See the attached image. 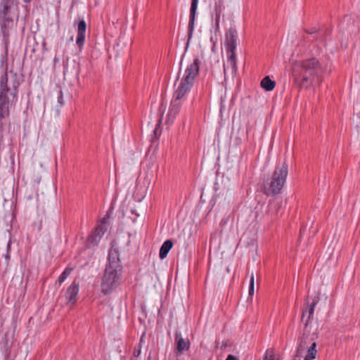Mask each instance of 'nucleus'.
I'll use <instances>...</instances> for the list:
<instances>
[{
  "instance_id": "nucleus-29",
  "label": "nucleus",
  "mask_w": 360,
  "mask_h": 360,
  "mask_svg": "<svg viewBox=\"0 0 360 360\" xmlns=\"http://www.w3.org/2000/svg\"><path fill=\"white\" fill-rule=\"evenodd\" d=\"M224 76L226 77V75L227 74V68H226L225 65H224Z\"/></svg>"
},
{
  "instance_id": "nucleus-18",
  "label": "nucleus",
  "mask_w": 360,
  "mask_h": 360,
  "mask_svg": "<svg viewBox=\"0 0 360 360\" xmlns=\"http://www.w3.org/2000/svg\"><path fill=\"white\" fill-rule=\"evenodd\" d=\"M172 246L173 243L171 240H167L165 242H164L160 249V258L162 259L165 258L169 250L172 249Z\"/></svg>"
},
{
  "instance_id": "nucleus-24",
  "label": "nucleus",
  "mask_w": 360,
  "mask_h": 360,
  "mask_svg": "<svg viewBox=\"0 0 360 360\" xmlns=\"http://www.w3.org/2000/svg\"><path fill=\"white\" fill-rule=\"evenodd\" d=\"M264 360H274L272 352L267 351Z\"/></svg>"
},
{
  "instance_id": "nucleus-33",
  "label": "nucleus",
  "mask_w": 360,
  "mask_h": 360,
  "mask_svg": "<svg viewBox=\"0 0 360 360\" xmlns=\"http://www.w3.org/2000/svg\"><path fill=\"white\" fill-rule=\"evenodd\" d=\"M9 257H10L9 254H8V252H7V254L6 255V258L9 259Z\"/></svg>"
},
{
  "instance_id": "nucleus-3",
  "label": "nucleus",
  "mask_w": 360,
  "mask_h": 360,
  "mask_svg": "<svg viewBox=\"0 0 360 360\" xmlns=\"http://www.w3.org/2000/svg\"><path fill=\"white\" fill-rule=\"evenodd\" d=\"M18 0H1L0 26L4 38L8 39L19 18Z\"/></svg>"
},
{
  "instance_id": "nucleus-5",
  "label": "nucleus",
  "mask_w": 360,
  "mask_h": 360,
  "mask_svg": "<svg viewBox=\"0 0 360 360\" xmlns=\"http://www.w3.org/2000/svg\"><path fill=\"white\" fill-rule=\"evenodd\" d=\"M288 173V169L285 162L278 165L271 177L267 179L264 183V193L267 195H275L280 193L285 184Z\"/></svg>"
},
{
  "instance_id": "nucleus-27",
  "label": "nucleus",
  "mask_w": 360,
  "mask_h": 360,
  "mask_svg": "<svg viewBox=\"0 0 360 360\" xmlns=\"http://www.w3.org/2000/svg\"><path fill=\"white\" fill-rule=\"evenodd\" d=\"M226 360H236V358L234 356L229 354Z\"/></svg>"
},
{
  "instance_id": "nucleus-34",
  "label": "nucleus",
  "mask_w": 360,
  "mask_h": 360,
  "mask_svg": "<svg viewBox=\"0 0 360 360\" xmlns=\"http://www.w3.org/2000/svg\"><path fill=\"white\" fill-rule=\"evenodd\" d=\"M303 231H304V230H302H302H300V234H301V236L302 235Z\"/></svg>"
},
{
  "instance_id": "nucleus-8",
  "label": "nucleus",
  "mask_w": 360,
  "mask_h": 360,
  "mask_svg": "<svg viewBox=\"0 0 360 360\" xmlns=\"http://www.w3.org/2000/svg\"><path fill=\"white\" fill-rule=\"evenodd\" d=\"M319 332L318 326H307V323H304V327L302 335L298 339V346L297 348V354L302 356L309 346H312V344L316 343V340L319 338Z\"/></svg>"
},
{
  "instance_id": "nucleus-31",
  "label": "nucleus",
  "mask_w": 360,
  "mask_h": 360,
  "mask_svg": "<svg viewBox=\"0 0 360 360\" xmlns=\"http://www.w3.org/2000/svg\"><path fill=\"white\" fill-rule=\"evenodd\" d=\"M10 249V242L8 243V245H7V251L8 252Z\"/></svg>"
},
{
  "instance_id": "nucleus-26",
  "label": "nucleus",
  "mask_w": 360,
  "mask_h": 360,
  "mask_svg": "<svg viewBox=\"0 0 360 360\" xmlns=\"http://www.w3.org/2000/svg\"><path fill=\"white\" fill-rule=\"evenodd\" d=\"M219 18H220V11H217V15H216V24H217V26L219 25Z\"/></svg>"
},
{
  "instance_id": "nucleus-11",
  "label": "nucleus",
  "mask_w": 360,
  "mask_h": 360,
  "mask_svg": "<svg viewBox=\"0 0 360 360\" xmlns=\"http://www.w3.org/2000/svg\"><path fill=\"white\" fill-rule=\"evenodd\" d=\"M320 300V293L318 292L316 296L313 297L312 302L311 304L309 303V298L307 297L305 300L307 307L303 309L302 312V319L304 320L306 314L308 313V317L306 319L305 323H307V326H312L311 325H309V321L312 318L314 312L315 307L316 304L319 303Z\"/></svg>"
},
{
  "instance_id": "nucleus-2",
  "label": "nucleus",
  "mask_w": 360,
  "mask_h": 360,
  "mask_svg": "<svg viewBox=\"0 0 360 360\" xmlns=\"http://www.w3.org/2000/svg\"><path fill=\"white\" fill-rule=\"evenodd\" d=\"M121 273L120 255L115 245L112 244L101 282V290L104 294L110 293L120 285Z\"/></svg>"
},
{
  "instance_id": "nucleus-6",
  "label": "nucleus",
  "mask_w": 360,
  "mask_h": 360,
  "mask_svg": "<svg viewBox=\"0 0 360 360\" xmlns=\"http://www.w3.org/2000/svg\"><path fill=\"white\" fill-rule=\"evenodd\" d=\"M200 60L195 58L185 70V75L180 82V84L174 94V98L181 101L186 94L191 90L193 82L199 72Z\"/></svg>"
},
{
  "instance_id": "nucleus-17",
  "label": "nucleus",
  "mask_w": 360,
  "mask_h": 360,
  "mask_svg": "<svg viewBox=\"0 0 360 360\" xmlns=\"http://www.w3.org/2000/svg\"><path fill=\"white\" fill-rule=\"evenodd\" d=\"M317 355L316 343L312 344V346H309L306 348L304 354V360H314Z\"/></svg>"
},
{
  "instance_id": "nucleus-15",
  "label": "nucleus",
  "mask_w": 360,
  "mask_h": 360,
  "mask_svg": "<svg viewBox=\"0 0 360 360\" xmlns=\"http://www.w3.org/2000/svg\"><path fill=\"white\" fill-rule=\"evenodd\" d=\"M198 0H192L191 9H190V18L188 22V40L191 39L193 29H194V22L195 19V14L198 8Z\"/></svg>"
},
{
  "instance_id": "nucleus-30",
  "label": "nucleus",
  "mask_w": 360,
  "mask_h": 360,
  "mask_svg": "<svg viewBox=\"0 0 360 360\" xmlns=\"http://www.w3.org/2000/svg\"><path fill=\"white\" fill-rule=\"evenodd\" d=\"M131 213H133V214H136V217H138V216L139 215V214H137V213L135 212V210H131Z\"/></svg>"
},
{
  "instance_id": "nucleus-20",
  "label": "nucleus",
  "mask_w": 360,
  "mask_h": 360,
  "mask_svg": "<svg viewBox=\"0 0 360 360\" xmlns=\"http://www.w3.org/2000/svg\"><path fill=\"white\" fill-rule=\"evenodd\" d=\"M72 271V268L67 267L64 270V271L60 274V276H59L58 283L60 284H61L68 278V276L70 274Z\"/></svg>"
},
{
  "instance_id": "nucleus-4",
  "label": "nucleus",
  "mask_w": 360,
  "mask_h": 360,
  "mask_svg": "<svg viewBox=\"0 0 360 360\" xmlns=\"http://www.w3.org/2000/svg\"><path fill=\"white\" fill-rule=\"evenodd\" d=\"M300 74L303 82L312 86L321 82L323 68L317 58L313 57L304 59L300 62Z\"/></svg>"
},
{
  "instance_id": "nucleus-7",
  "label": "nucleus",
  "mask_w": 360,
  "mask_h": 360,
  "mask_svg": "<svg viewBox=\"0 0 360 360\" xmlns=\"http://www.w3.org/2000/svg\"><path fill=\"white\" fill-rule=\"evenodd\" d=\"M225 38L226 51L229 54L227 66H230L231 68V75L232 76H235L237 72L236 58L235 53L237 47V31L233 28H230L226 33Z\"/></svg>"
},
{
  "instance_id": "nucleus-35",
  "label": "nucleus",
  "mask_w": 360,
  "mask_h": 360,
  "mask_svg": "<svg viewBox=\"0 0 360 360\" xmlns=\"http://www.w3.org/2000/svg\"><path fill=\"white\" fill-rule=\"evenodd\" d=\"M58 59L56 58H54V62H57Z\"/></svg>"
},
{
  "instance_id": "nucleus-19",
  "label": "nucleus",
  "mask_w": 360,
  "mask_h": 360,
  "mask_svg": "<svg viewBox=\"0 0 360 360\" xmlns=\"http://www.w3.org/2000/svg\"><path fill=\"white\" fill-rule=\"evenodd\" d=\"M276 86V82L270 79L269 76L265 77L261 81V86L267 91H272Z\"/></svg>"
},
{
  "instance_id": "nucleus-12",
  "label": "nucleus",
  "mask_w": 360,
  "mask_h": 360,
  "mask_svg": "<svg viewBox=\"0 0 360 360\" xmlns=\"http://www.w3.org/2000/svg\"><path fill=\"white\" fill-rule=\"evenodd\" d=\"M181 106V101L174 98L172 101L171 105L167 115V123L172 124L179 112Z\"/></svg>"
},
{
  "instance_id": "nucleus-16",
  "label": "nucleus",
  "mask_w": 360,
  "mask_h": 360,
  "mask_svg": "<svg viewBox=\"0 0 360 360\" xmlns=\"http://www.w3.org/2000/svg\"><path fill=\"white\" fill-rule=\"evenodd\" d=\"M86 30V24L85 21L84 20H80L78 23L77 37L76 39V43L80 49L84 44Z\"/></svg>"
},
{
  "instance_id": "nucleus-32",
  "label": "nucleus",
  "mask_w": 360,
  "mask_h": 360,
  "mask_svg": "<svg viewBox=\"0 0 360 360\" xmlns=\"http://www.w3.org/2000/svg\"><path fill=\"white\" fill-rule=\"evenodd\" d=\"M25 3H30L31 2L32 0H22Z\"/></svg>"
},
{
  "instance_id": "nucleus-9",
  "label": "nucleus",
  "mask_w": 360,
  "mask_h": 360,
  "mask_svg": "<svg viewBox=\"0 0 360 360\" xmlns=\"http://www.w3.org/2000/svg\"><path fill=\"white\" fill-rule=\"evenodd\" d=\"M107 231V219H102L98 224L94 232L88 237L86 243L88 247L98 245L103 234Z\"/></svg>"
},
{
  "instance_id": "nucleus-23",
  "label": "nucleus",
  "mask_w": 360,
  "mask_h": 360,
  "mask_svg": "<svg viewBox=\"0 0 360 360\" xmlns=\"http://www.w3.org/2000/svg\"><path fill=\"white\" fill-rule=\"evenodd\" d=\"M58 103L60 104V105H63L64 104L63 96V92L61 90H60L58 92Z\"/></svg>"
},
{
  "instance_id": "nucleus-28",
  "label": "nucleus",
  "mask_w": 360,
  "mask_h": 360,
  "mask_svg": "<svg viewBox=\"0 0 360 360\" xmlns=\"http://www.w3.org/2000/svg\"><path fill=\"white\" fill-rule=\"evenodd\" d=\"M316 32V29H312L310 31H307L308 33L309 34H313V33H315Z\"/></svg>"
},
{
  "instance_id": "nucleus-21",
  "label": "nucleus",
  "mask_w": 360,
  "mask_h": 360,
  "mask_svg": "<svg viewBox=\"0 0 360 360\" xmlns=\"http://www.w3.org/2000/svg\"><path fill=\"white\" fill-rule=\"evenodd\" d=\"M254 282H255V277H254V274L252 273L251 275H250V285H249V290H248V294L250 296H252L253 294H254Z\"/></svg>"
},
{
  "instance_id": "nucleus-14",
  "label": "nucleus",
  "mask_w": 360,
  "mask_h": 360,
  "mask_svg": "<svg viewBox=\"0 0 360 360\" xmlns=\"http://www.w3.org/2000/svg\"><path fill=\"white\" fill-rule=\"evenodd\" d=\"M175 342L176 344V354L178 356L181 355L184 351L189 349V340L183 338L180 332L175 333Z\"/></svg>"
},
{
  "instance_id": "nucleus-25",
  "label": "nucleus",
  "mask_w": 360,
  "mask_h": 360,
  "mask_svg": "<svg viewBox=\"0 0 360 360\" xmlns=\"http://www.w3.org/2000/svg\"><path fill=\"white\" fill-rule=\"evenodd\" d=\"M140 354H141V348L140 347L135 348L134 351V356L137 357L140 355Z\"/></svg>"
},
{
  "instance_id": "nucleus-10",
  "label": "nucleus",
  "mask_w": 360,
  "mask_h": 360,
  "mask_svg": "<svg viewBox=\"0 0 360 360\" xmlns=\"http://www.w3.org/2000/svg\"><path fill=\"white\" fill-rule=\"evenodd\" d=\"M257 217L258 211L256 209L253 210L251 207H245L242 211L239 219H238V221H239L243 226H245L254 223L257 220ZM237 224H238V222H237Z\"/></svg>"
},
{
  "instance_id": "nucleus-13",
  "label": "nucleus",
  "mask_w": 360,
  "mask_h": 360,
  "mask_svg": "<svg viewBox=\"0 0 360 360\" xmlns=\"http://www.w3.org/2000/svg\"><path fill=\"white\" fill-rule=\"evenodd\" d=\"M79 292V283L74 281L68 287L65 292V297L68 300V304L72 306L77 302V296Z\"/></svg>"
},
{
  "instance_id": "nucleus-36",
  "label": "nucleus",
  "mask_w": 360,
  "mask_h": 360,
  "mask_svg": "<svg viewBox=\"0 0 360 360\" xmlns=\"http://www.w3.org/2000/svg\"><path fill=\"white\" fill-rule=\"evenodd\" d=\"M140 342H143V336L141 337Z\"/></svg>"
},
{
  "instance_id": "nucleus-1",
  "label": "nucleus",
  "mask_w": 360,
  "mask_h": 360,
  "mask_svg": "<svg viewBox=\"0 0 360 360\" xmlns=\"http://www.w3.org/2000/svg\"><path fill=\"white\" fill-rule=\"evenodd\" d=\"M20 81L16 73L5 70L0 77V126L6 124L18 98Z\"/></svg>"
},
{
  "instance_id": "nucleus-22",
  "label": "nucleus",
  "mask_w": 360,
  "mask_h": 360,
  "mask_svg": "<svg viewBox=\"0 0 360 360\" xmlns=\"http://www.w3.org/2000/svg\"><path fill=\"white\" fill-rule=\"evenodd\" d=\"M165 109H166V105H165L164 103L162 102L159 108V110L160 112V119L158 120V126H159L162 122V117H163L164 112L165 111Z\"/></svg>"
}]
</instances>
